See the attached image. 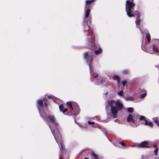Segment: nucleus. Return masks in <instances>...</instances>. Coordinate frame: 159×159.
<instances>
[{
  "label": "nucleus",
  "instance_id": "1",
  "mask_svg": "<svg viewBox=\"0 0 159 159\" xmlns=\"http://www.w3.org/2000/svg\"><path fill=\"white\" fill-rule=\"evenodd\" d=\"M90 11V10L88 7L86 5L85 7L84 16L83 22V29L84 31L85 32V35L87 36L86 41L87 44L89 45L90 49H94L96 48L95 44L93 45L91 44L92 43V41L93 39L92 37L93 34L92 31H89L90 28L89 24H90L91 20L89 19H87Z\"/></svg>",
  "mask_w": 159,
  "mask_h": 159
},
{
  "label": "nucleus",
  "instance_id": "2",
  "mask_svg": "<svg viewBox=\"0 0 159 159\" xmlns=\"http://www.w3.org/2000/svg\"><path fill=\"white\" fill-rule=\"evenodd\" d=\"M102 49L100 47L98 49L95 50L94 52L91 51L85 52L84 53V60L89 64L90 75L95 78V84L97 85L101 84H102V82L101 80L100 76L97 73L94 72L93 71L91 65L93 62L92 56L94 52L96 55H98L101 54L102 53Z\"/></svg>",
  "mask_w": 159,
  "mask_h": 159
},
{
  "label": "nucleus",
  "instance_id": "3",
  "mask_svg": "<svg viewBox=\"0 0 159 159\" xmlns=\"http://www.w3.org/2000/svg\"><path fill=\"white\" fill-rule=\"evenodd\" d=\"M38 109L40 116L43 118L44 120L48 124L55 140L58 144L59 147L60 148V146L61 147V148H60L62 150L63 149V147L62 145V140L58 129L57 128H55L54 130H53L51 126L49 124L48 121V119L52 122H55L56 120L55 117L53 115H48L45 112L41 114L39 107H38Z\"/></svg>",
  "mask_w": 159,
  "mask_h": 159
},
{
  "label": "nucleus",
  "instance_id": "4",
  "mask_svg": "<svg viewBox=\"0 0 159 159\" xmlns=\"http://www.w3.org/2000/svg\"><path fill=\"white\" fill-rule=\"evenodd\" d=\"M107 106H106V109L107 111V106H111V115L107 113V119H109L111 116L113 118H116L117 116V113L118 110H120L122 109L123 107V105L122 104L121 102L118 100L115 101L113 100L111 101H108L107 102Z\"/></svg>",
  "mask_w": 159,
  "mask_h": 159
},
{
  "label": "nucleus",
  "instance_id": "5",
  "mask_svg": "<svg viewBox=\"0 0 159 159\" xmlns=\"http://www.w3.org/2000/svg\"><path fill=\"white\" fill-rule=\"evenodd\" d=\"M134 0H127L125 4V11L127 16L130 17H134V14L133 12L134 10L135 4L133 2Z\"/></svg>",
  "mask_w": 159,
  "mask_h": 159
},
{
  "label": "nucleus",
  "instance_id": "6",
  "mask_svg": "<svg viewBox=\"0 0 159 159\" xmlns=\"http://www.w3.org/2000/svg\"><path fill=\"white\" fill-rule=\"evenodd\" d=\"M139 118V116L137 114H130L127 118V122L134 127L137 126V121Z\"/></svg>",
  "mask_w": 159,
  "mask_h": 159
},
{
  "label": "nucleus",
  "instance_id": "7",
  "mask_svg": "<svg viewBox=\"0 0 159 159\" xmlns=\"http://www.w3.org/2000/svg\"><path fill=\"white\" fill-rule=\"evenodd\" d=\"M152 42L154 43L153 44V50L149 49L147 51V52L150 53V54H153L155 53L157 55L159 56V50L155 46V45L159 44V39H157L152 40Z\"/></svg>",
  "mask_w": 159,
  "mask_h": 159
},
{
  "label": "nucleus",
  "instance_id": "8",
  "mask_svg": "<svg viewBox=\"0 0 159 159\" xmlns=\"http://www.w3.org/2000/svg\"><path fill=\"white\" fill-rule=\"evenodd\" d=\"M134 15H135L137 16V17L135 20V23L136 25V26L139 28L143 34L144 33L142 30V27L140 25V23L142 21L141 20L140 18V13L138 11H135L134 12Z\"/></svg>",
  "mask_w": 159,
  "mask_h": 159
},
{
  "label": "nucleus",
  "instance_id": "9",
  "mask_svg": "<svg viewBox=\"0 0 159 159\" xmlns=\"http://www.w3.org/2000/svg\"><path fill=\"white\" fill-rule=\"evenodd\" d=\"M46 99V98H43V100L39 99L37 101L38 104L39 105V107L38 106V108L39 107V108L40 113L42 114L43 113L45 112L44 109H43V100H45Z\"/></svg>",
  "mask_w": 159,
  "mask_h": 159
},
{
  "label": "nucleus",
  "instance_id": "10",
  "mask_svg": "<svg viewBox=\"0 0 159 159\" xmlns=\"http://www.w3.org/2000/svg\"><path fill=\"white\" fill-rule=\"evenodd\" d=\"M139 119L140 120H144L145 121L144 124L145 125L149 126L151 128L153 127V124L152 123L151 121H148L144 116H141L140 117Z\"/></svg>",
  "mask_w": 159,
  "mask_h": 159
},
{
  "label": "nucleus",
  "instance_id": "11",
  "mask_svg": "<svg viewBox=\"0 0 159 159\" xmlns=\"http://www.w3.org/2000/svg\"><path fill=\"white\" fill-rule=\"evenodd\" d=\"M72 107L73 108L74 111H73V113L75 116H76L79 114L80 111L78 107L77 103L76 102H72Z\"/></svg>",
  "mask_w": 159,
  "mask_h": 159
},
{
  "label": "nucleus",
  "instance_id": "12",
  "mask_svg": "<svg viewBox=\"0 0 159 159\" xmlns=\"http://www.w3.org/2000/svg\"><path fill=\"white\" fill-rule=\"evenodd\" d=\"M137 146L139 148H149L148 142L147 141H144L141 143H139L137 144Z\"/></svg>",
  "mask_w": 159,
  "mask_h": 159
},
{
  "label": "nucleus",
  "instance_id": "13",
  "mask_svg": "<svg viewBox=\"0 0 159 159\" xmlns=\"http://www.w3.org/2000/svg\"><path fill=\"white\" fill-rule=\"evenodd\" d=\"M113 79L114 80H116L117 81V83L119 84L120 83V78L119 76L118 75H115L113 77Z\"/></svg>",
  "mask_w": 159,
  "mask_h": 159
},
{
  "label": "nucleus",
  "instance_id": "14",
  "mask_svg": "<svg viewBox=\"0 0 159 159\" xmlns=\"http://www.w3.org/2000/svg\"><path fill=\"white\" fill-rule=\"evenodd\" d=\"M91 158L92 159H98V156L94 152H91Z\"/></svg>",
  "mask_w": 159,
  "mask_h": 159
},
{
  "label": "nucleus",
  "instance_id": "15",
  "mask_svg": "<svg viewBox=\"0 0 159 159\" xmlns=\"http://www.w3.org/2000/svg\"><path fill=\"white\" fill-rule=\"evenodd\" d=\"M125 99L127 101H133L134 100V98L132 96H127L125 97Z\"/></svg>",
  "mask_w": 159,
  "mask_h": 159
},
{
  "label": "nucleus",
  "instance_id": "16",
  "mask_svg": "<svg viewBox=\"0 0 159 159\" xmlns=\"http://www.w3.org/2000/svg\"><path fill=\"white\" fill-rule=\"evenodd\" d=\"M153 147L155 148V149L154 151V152L155 153V155L157 156L158 154V147H157V145L156 144L154 145Z\"/></svg>",
  "mask_w": 159,
  "mask_h": 159
},
{
  "label": "nucleus",
  "instance_id": "17",
  "mask_svg": "<svg viewBox=\"0 0 159 159\" xmlns=\"http://www.w3.org/2000/svg\"><path fill=\"white\" fill-rule=\"evenodd\" d=\"M153 120L156 123L158 126H159V119L157 117H154L152 118Z\"/></svg>",
  "mask_w": 159,
  "mask_h": 159
},
{
  "label": "nucleus",
  "instance_id": "18",
  "mask_svg": "<svg viewBox=\"0 0 159 159\" xmlns=\"http://www.w3.org/2000/svg\"><path fill=\"white\" fill-rule=\"evenodd\" d=\"M72 102H66V104L67 105L69 106L71 110L72 111H73V108L72 107Z\"/></svg>",
  "mask_w": 159,
  "mask_h": 159
},
{
  "label": "nucleus",
  "instance_id": "19",
  "mask_svg": "<svg viewBox=\"0 0 159 159\" xmlns=\"http://www.w3.org/2000/svg\"><path fill=\"white\" fill-rule=\"evenodd\" d=\"M147 95V93L146 92L141 94L139 96V97L140 98H143L146 96Z\"/></svg>",
  "mask_w": 159,
  "mask_h": 159
},
{
  "label": "nucleus",
  "instance_id": "20",
  "mask_svg": "<svg viewBox=\"0 0 159 159\" xmlns=\"http://www.w3.org/2000/svg\"><path fill=\"white\" fill-rule=\"evenodd\" d=\"M146 37L148 40V43H149L151 41L150 36L149 33H148L146 35Z\"/></svg>",
  "mask_w": 159,
  "mask_h": 159
},
{
  "label": "nucleus",
  "instance_id": "21",
  "mask_svg": "<svg viewBox=\"0 0 159 159\" xmlns=\"http://www.w3.org/2000/svg\"><path fill=\"white\" fill-rule=\"evenodd\" d=\"M127 111L130 113H132L134 111V108L132 107H129L127 108Z\"/></svg>",
  "mask_w": 159,
  "mask_h": 159
},
{
  "label": "nucleus",
  "instance_id": "22",
  "mask_svg": "<svg viewBox=\"0 0 159 159\" xmlns=\"http://www.w3.org/2000/svg\"><path fill=\"white\" fill-rule=\"evenodd\" d=\"M122 72L123 74L126 75L129 73V71L127 70H122Z\"/></svg>",
  "mask_w": 159,
  "mask_h": 159
},
{
  "label": "nucleus",
  "instance_id": "23",
  "mask_svg": "<svg viewBox=\"0 0 159 159\" xmlns=\"http://www.w3.org/2000/svg\"><path fill=\"white\" fill-rule=\"evenodd\" d=\"M64 108L63 105V104H61L59 106V109L60 111L63 110Z\"/></svg>",
  "mask_w": 159,
  "mask_h": 159
},
{
  "label": "nucleus",
  "instance_id": "24",
  "mask_svg": "<svg viewBox=\"0 0 159 159\" xmlns=\"http://www.w3.org/2000/svg\"><path fill=\"white\" fill-rule=\"evenodd\" d=\"M94 0H88L86 1V4H89L91 2H92L94 1Z\"/></svg>",
  "mask_w": 159,
  "mask_h": 159
},
{
  "label": "nucleus",
  "instance_id": "25",
  "mask_svg": "<svg viewBox=\"0 0 159 159\" xmlns=\"http://www.w3.org/2000/svg\"><path fill=\"white\" fill-rule=\"evenodd\" d=\"M118 95L119 96H122L123 95V91H121L119 92L118 93Z\"/></svg>",
  "mask_w": 159,
  "mask_h": 159
},
{
  "label": "nucleus",
  "instance_id": "26",
  "mask_svg": "<svg viewBox=\"0 0 159 159\" xmlns=\"http://www.w3.org/2000/svg\"><path fill=\"white\" fill-rule=\"evenodd\" d=\"M88 123L89 125H92V124H94L95 123V122L93 121L91 122L90 121H88Z\"/></svg>",
  "mask_w": 159,
  "mask_h": 159
},
{
  "label": "nucleus",
  "instance_id": "27",
  "mask_svg": "<svg viewBox=\"0 0 159 159\" xmlns=\"http://www.w3.org/2000/svg\"><path fill=\"white\" fill-rule=\"evenodd\" d=\"M67 111V109L66 108H64L63 109V110L61 111L63 113L65 112H66Z\"/></svg>",
  "mask_w": 159,
  "mask_h": 159
},
{
  "label": "nucleus",
  "instance_id": "28",
  "mask_svg": "<svg viewBox=\"0 0 159 159\" xmlns=\"http://www.w3.org/2000/svg\"><path fill=\"white\" fill-rule=\"evenodd\" d=\"M119 143L121 144V145H122V146H125V144L124 143V142H123V141H122L121 142H119Z\"/></svg>",
  "mask_w": 159,
  "mask_h": 159
},
{
  "label": "nucleus",
  "instance_id": "29",
  "mask_svg": "<svg viewBox=\"0 0 159 159\" xmlns=\"http://www.w3.org/2000/svg\"><path fill=\"white\" fill-rule=\"evenodd\" d=\"M122 84L124 86H125L127 83V82L125 81H124L122 82Z\"/></svg>",
  "mask_w": 159,
  "mask_h": 159
},
{
  "label": "nucleus",
  "instance_id": "30",
  "mask_svg": "<svg viewBox=\"0 0 159 159\" xmlns=\"http://www.w3.org/2000/svg\"><path fill=\"white\" fill-rule=\"evenodd\" d=\"M143 44H145V43H143V42H142V46H141V48H142V49L143 50H144V51H146L145 50V49H143Z\"/></svg>",
  "mask_w": 159,
  "mask_h": 159
},
{
  "label": "nucleus",
  "instance_id": "31",
  "mask_svg": "<svg viewBox=\"0 0 159 159\" xmlns=\"http://www.w3.org/2000/svg\"><path fill=\"white\" fill-rule=\"evenodd\" d=\"M52 96H53V95H49V96H48V98H49V99H50V98H52Z\"/></svg>",
  "mask_w": 159,
  "mask_h": 159
},
{
  "label": "nucleus",
  "instance_id": "32",
  "mask_svg": "<svg viewBox=\"0 0 159 159\" xmlns=\"http://www.w3.org/2000/svg\"><path fill=\"white\" fill-rule=\"evenodd\" d=\"M44 107L46 108H47V104L46 103H44Z\"/></svg>",
  "mask_w": 159,
  "mask_h": 159
},
{
  "label": "nucleus",
  "instance_id": "33",
  "mask_svg": "<svg viewBox=\"0 0 159 159\" xmlns=\"http://www.w3.org/2000/svg\"><path fill=\"white\" fill-rule=\"evenodd\" d=\"M79 125L81 127H84V126H83L82 125H80V124H79Z\"/></svg>",
  "mask_w": 159,
  "mask_h": 159
},
{
  "label": "nucleus",
  "instance_id": "34",
  "mask_svg": "<svg viewBox=\"0 0 159 159\" xmlns=\"http://www.w3.org/2000/svg\"><path fill=\"white\" fill-rule=\"evenodd\" d=\"M84 159H89L87 157H84Z\"/></svg>",
  "mask_w": 159,
  "mask_h": 159
},
{
  "label": "nucleus",
  "instance_id": "35",
  "mask_svg": "<svg viewBox=\"0 0 159 159\" xmlns=\"http://www.w3.org/2000/svg\"><path fill=\"white\" fill-rule=\"evenodd\" d=\"M107 93H108V92H107V93H105V95H107Z\"/></svg>",
  "mask_w": 159,
  "mask_h": 159
},
{
  "label": "nucleus",
  "instance_id": "36",
  "mask_svg": "<svg viewBox=\"0 0 159 159\" xmlns=\"http://www.w3.org/2000/svg\"><path fill=\"white\" fill-rule=\"evenodd\" d=\"M59 159H63V158L61 157V158H60Z\"/></svg>",
  "mask_w": 159,
  "mask_h": 159
},
{
  "label": "nucleus",
  "instance_id": "37",
  "mask_svg": "<svg viewBox=\"0 0 159 159\" xmlns=\"http://www.w3.org/2000/svg\"><path fill=\"white\" fill-rule=\"evenodd\" d=\"M116 121H117V120L116 119V120H115L114 121L115 122H116Z\"/></svg>",
  "mask_w": 159,
  "mask_h": 159
},
{
  "label": "nucleus",
  "instance_id": "38",
  "mask_svg": "<svg viewBox=\"0 0 159 159\" xmlns=\"http://www.w3.org/2000/svg\"><path fill=\"white\" fill-rule=\"evenodd\" d=\"M75 122L76 123V121H75Z\"/></svg>",
  "mask_w": 159,
  "mask_h": 159
}]
</instances>
